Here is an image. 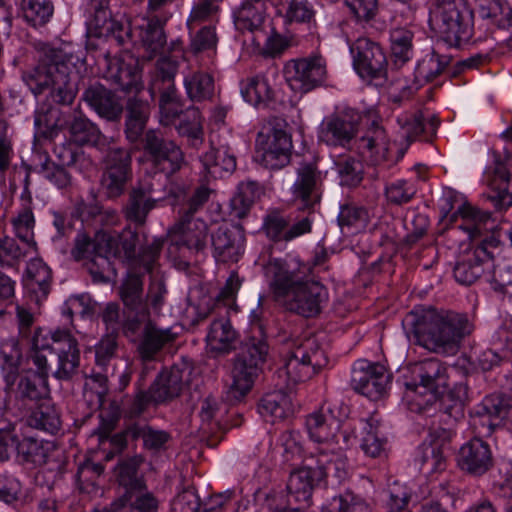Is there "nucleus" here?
Instances as JSON below:
<instances>
[{"instance_id": "f257e3e1", "label": "nucleus", "mask_w": 512, "mask_h": 512, "mask_svg": "<svg viewBox=\"0 0 512 512\" xmlns=\"http://www.w3.org/2000/svg\"><path fill=\"white\" fill-rule=\"evenodd\" d=\"M296 200H300L304 210L284 214L278 210L269 212L263 222L266 236L274 242H290L312 231L311 209L319 203L320 172L314 163H301L297 169V179L292 187Z\"/></svg>"}, {"instance_id": "f03ea898", "label": "nucleus", "mask_w": 512, "mask_h": 512, "mask_svg": "<svg viewBox=\"0 0 512 512\" xmlns=\"http://www.w3.org/2000/svg\"><path fill=\"white\" fill-rule=\"evenodd\" d=\"M404 323L411 326L419 345L438 354H455L462 339L472 332V325L465 315H442L433 308L409 312Z\"/></svg>"}, {"instance_id": "7ed1b4c3", "label": "nucleus", "mask_w": 512, "mask_h": 512, "mask_svg": "<svg viewBox=\"0 0 512 512\" xmlns=\"http://www.w3.org/2000/svg\"><path fill=\"white\" fill-rule=\"evenodd\" d=\"M38 63L23 73L22 79L34 95L50 91L53 101L61 105H70L74 101L78 87L71 78V68L61 49L47 43H35Z\"/></svg>"}, {"instance_id": "20e7f679", "label": "nucleus", "mask_w": 512, "mask_h": 512, "mask_svg": "<svg viewBox=\"0 0 512 512\" xmlns=\"http://www.w3.org/2000/svg\"><path fill=\"white\" fill-rule=\"evenodd\" d=\"M103 77L123 91L134 93L126 101L124 133L130 143L144 138L150 116V104L140 97L143 90L140 71L131 57L128 61L118 57H105L102 63Z\"/></svg>"}, {"instance_id": "39448f33", "label": "nucleus", "mask_w": 512, "mask_h": 512, "mask_svg": "<svg viewBox=\"0 0 512 512\" xmlns=\"http://www.w3.org/2000/svg\"><path fill=\"white\" fill-rule=\"evenodd\" d=\"M349 476V464L346 455L319 451L317 458L309 456L305 464L291 471L287 491L296 503L309 505L315 487L325 482L338 485Z\"/></svg>"}, {"instance_id": "423d86ee", "label": "nucleus", "mask_w": 512, "mask_h": 512, "mask_svg": "<svg viewBox=\"0 0 512 512\" xmlns=\"http://www.w3.org/2000/svg\"><path fill=\"white\" fill-rule=\"evenodd\" d=\"M268 354L269 345L263 329L258 326L257 334L248 336L242 342L240 352L234 359L232 384L226 393L228 401H240L252 389L262 372Z\"/></svg>"}, {"instance_id": "0eeeda50", "label": "nucleus", "mask_w": 512, "mask_h": 512, "mask_svg": "<svg viewBox=\"0 0 512 512\" xmlns=\"http://www.w3.org/2000/svg\"><path fill=\"white\" fill-rule=\"evenodd\" d=\"M429 26L443 41L457 47L472 36L473 13L466 0H436L430 10Z\"/></svg>"}, {"instance_id": "6e6552de", "label": "nucleus", "mask_w": 512, "mask_h": 512, "mask_svg": "<svg viewBox=\"0 0 512 512\" xmlns=\"http://www.w3.org/2000/svg\"><path fill=\"white\" fill-rule=\"evenodd\" d=\"M411 381L406 382L408 389L417 394L413 400L412 410L424 413L434 405L439 397L448 393L449 377L446 366L437 359L430 358L414 363L411 368Z\"/></svg>"}, {"instance_id": "1a4fd4ad", "label": "nucleus", "mask_w": 512, "mask_h": 512, "mask_svg": "<svg viewBox=\"0 0 512 512\" xmlns=\"http://www.w3.org/2000/svg\"><path fill=\"white\" fill-rule=\"evenodd\" d=\"M327 364L324 351L315 339H305L294 347L285 364L276 372V386L291 390L298 383L310 379Z\"/></svg>"}, {"instance_id": "9d476101", "label": "nucleus", "mask_w": 512, "mask_h": 512, "mask_svg": "<svg viewBox=\"0 0 512 512\" xmlns=\"http://www.w3.org/2000/svg\"><path fill=\"white\" fill-rule=\"evenodd\" d=\"M122 333L136 345V352L143 363L156 360L163 348L175 339L171 329L159 327L150 313L124 317Z\"/></svg>"}, {"instance_id": "9b49d317", "label": "nucleus", "mask_w": 512, "mask_h": 512, "mask_svg": "<svg viewBox=\"0 0 512 512\" xmlns=\"http://www.w3.org/2000/svg\"><path fill=\"white\" fill-rule=\"evenodd\" d=\"M282 118L268 121L256 138V152L260 163L270 170H280L291 160L292 140Z\"/></svg>"}, {"instance_id": "f8f14e48", "label": "nucleus", "mask_w": 512, "mask_h": 512, "mask_svg": "<svg viewBox=\"0 0 512 512\" xmlns=\"http://www.w3.org/2000/svg\"><path fill=\"white\" fill-rule=\"evenodd\" d=\"M100 186L108 199H117L124 194L132 180V154L129 149L107 146L100 149Z\"/></svg>"}, {"instance_id": "ddd939ff", "label": "nucleus", "mask_w": 512, "mask_h": 512, "mask_svg": "<svg viewBox=\"0 0 512 512\" xmlns=\"http://www.w3.org/2000/svg\"><path fill=\"white\" fill-rule=\"evenodd\" d=\"M34 345L49 347L50 354H57V369L54 376L59 380H69L76 374L80 362V350L76 338L68 331L57 329L50 334H43L38 328L34 332Z\"/></svg>"}, {"instance_id": "4468645a", "label": "nucleus", "mask_w": 512, "mask_h": 512, "mask_svg": "<svg viewBox=\"0 0 512 512\" xmlns=\"http://www.w3.org/2000/svg\"><path fill=\"white\" fill-rule=\"evenodd\" d=\"M263 271L273 297L278 301L309 277L311 268L297 258H270Z\"/></svg>"}, {"instance_id": "2eb2a0df", "label": "nucleus", "mask_w": 512, "mask_h": 512, "mask_svg": "<svg viewBox=\"0 0 512 512\" xmlns=\"http://www.w3.org/2000/svg\"><path fill=\"white\" fill-rule=\"evenodd\" d=\"M143 149L153 168L166 177L177 173L185 165L184 153L173 140L164 137L157 129L145 131Z\"/></svg>"}, {"instance_id": "dca6fc26", "label": "nucleus", "mask_w": 512, "mask_h": 512, "mask_svg": "<svg viewBox=\"0 0 512 512\" xmlns=\"http://www.w3.org/2000/svg\"><path fill=\"white\" fill-rule=\"evenodd\" d=\"M328 300L326 288L308 277L277 302L287 311L310 318L317 316Z\"/></svg>"}, {"instance_id": "f3484780", "label": "nucleus", "mask_w": 512, "mask_h": 512, "mask_svg": "<svg viewBox=\"0 0 512 512\" xmlns=\"http://www.w3.org/2000/svg\"><path fill=\"white\" fill-rule=\"evenodd\" d=\"M306 428L310 439L318 446L310 456L317 458L319 451L332 454L345 455L342 449L338 446V436L341 428V423L336 418L331 410L324 409L323 407L312 414L306 419Z\"/></svg>"}, {"instance_id": "a211bd4d", "label": "nucleus", "mask_w": 512, "mask_h": 512, "mask_svg": "<svg viewBox=\"0 0 512 512\" xmlns=\"http://www.w3.org/2000/svg\"><path fill=\"white\" fill-rule=\"evenodd\" d=\"M287 81L294 91L309 92L327 78V63L321 55L292 60L286 66Z\"/></svg>"}, {"instance_id": "6ab92c4d", "label": "nucleus", "mask_w": 512, "mask_h": 512, "mask_svg": "<svg viewBox=\"0 0 512 512\" xmlns=\"http://www.w3.org/2000/svg\"><path fill=\"white\" fill-rule=\"evenodd\" d=\"M350 385L352 389L371 401L384 397V365L366 359L357 360L351 370Z\"/></svg>"}, {"instance_id": "aec40b11", "label": "nucleus", "mask_w": 512, "mask_h": 512, "mask_svg": "<svg viewBox=\"0 0 512 512\" xmlns=\"http://www.w3.org/2000/svg\"><path fill=\"white\" fill-rule=\"evenodd\" d=\"M213 227L201 218H179L168 230L170 245L177 248H187L195 252H203L207 247L208 237H211Z\"/></svg>"}, {"instance_id": "412c9836", "label": "nucleus", "mask_w": 512, "mask_h": 512, "mask_svg": "<svg viewBox=\"0 0 512 512\" xmlns=\"http://www.w3.org/2000/svg\"><path fill=\"white\" fill-rule=\"evenodd\" d=\"M110 0H89V9L92 13L90 29L97 37H104L122 46L131 37V29L128 24H123L111 16L109 10Z\"/></svg>"}, {"instance_id": "4be33fe9", "label": "nucleus", "mask_w": 512, "mask_h": 512, "mask_svg": "<svg viewBox=\"0 0 512 512\" xmlns=\"http://www.w3.org/2000/svg\"><path fill=\"white\" fill-rule=\"evenodd\" d=\"M244 240L240 225L223 223L211 230L210 242L217 261L237 262L244 252Z\"/></svg>"}, {"instance_id": "5701e85b", "label": "nucleus", "mask_w": 512, "mask_h": 512, "mask_svg": "<svg viewBox=\"0 0 512 512\" xmlns=\"http://www.w3.org/2000/svg\"><path fill=\"white\" fill-rule=\"evenodd\" d=\"M361 116L354 110L327 117L321 126L320 139L328 145L347 146L356 136Z\"/></svg>"}, {"instance_id": "b1692460", "label": "nucleus", "mask_w": 512, "mask_h": 512, "mask_svg": "<svg viewBox=\"0 0 512 512\" xmlns=\"http://www.w3.org/2000/svg\"><path fill=\"white\" fill-rule=\"evenodd\" d=\"M205 170L213 177H223L235 171L236 156L231 150L227 137L220 134L210 136V150L201 156Z\"/></svg>"}, {"instance_id": "393cba45", "label": "nucleus", "mask_w": 512, "mask_h": 512, "mask_svg": "<svg viewBox=\"0 0 512 512\" xmlns=\"http://www.w3.org/2000/svg\"><path fill=\"white\" fill-rule=\"evenodd\" d=\"M228 412V404L214 396H208L202 401L200 417L203 421V431L210 434L207 439L209 446H216L222 439L223 433L228 429Z\"/></svg>"}, {"instance_id": "a878e982", "label": "nucleus", "mask_w": 512, "mask_h": 512, "mask_svg": "<svg viewBox=\"0 0 512 512\" xmlns=\"http://www.w3.org/2000/svg\"><path fill=\"white\" fill-rule=\"evenodd\" d=\"M161 499L146 488L123 493L110 504L95 507L91 512H160Z\"/></svg>"}, {"instance_id": "bb28decb", "label": "nucleus", "mask_w": 512, "mask_h": 512, "mask_svg": "<svg viewBox=\"0 0 512 512\" xmlns=\"http://www.w3.org/2000/svg\"><path fill=\"white\" fill-rule=\"evenodd\" d=\"M64 126L70 140L78 146H92L100 150L107 144V139L99 127L79 107L69 114Z\"/></svg>"}, {"instance_id": "cd10ccee", "label": "nucleus", "mask_w": 512, "mask_h": 512, "mask_svg": "<svg viewBox=\"0 0 512 512\" xmlns=\"http://www.w3.org/2000/svg\"><path fill=\"white\" fill-rule=\"evenodd\" d=\"M354 54V66L362 78H370L371 81L384 75V52L382 47L368 39H362L351 48Z\"/></svg>"}, {"instance_id": "c85d7f7f", "label": "nucleus", "mask_w": 512, "mask_h": 512, "mask_svg": "<svg viewBox=\"0 0 512 512\" xmlns=\"http://www.w3.org/2000/svg\"><path fill=\"white\" fill-rule=\"evenodd\" d=\"M81 99L108 121H118L122 116L123 104L120 98L98 82L90 84L84 90Z\"/></svg>"}, {"instance_id": "c756f323", "label": "nucleus", "mask_w": 512, "mask_h": 512, "mask_svg": "<svg viewBox=\"0 0 512 512\" xmlns=\"http://www.w3.org/2000/svg\"><path fill=\"white\" fill-rule=\"evenodd\" d=\"M460 469L473 476H481L493 466V457L489 445L478 437L464 444L458 453Z\"/></svg>"}, {"instance_id": "7c9ffc66", "label": "nucleus", "mask_w": 512, "mask_h": 512, "mask_svg": "<svg viewBox=\"0 0 512 512\" xmlns=\"http://www.w3.org/2000/svg\"><path fill=\"white\" fill-rule=\"evenodd\" d=\"M158 199L153 196L150 184L138 183L128 193V198L122 208L124 218L136 227L146 224L149 213L156 207Z\"/></svg>"}, {"instance_id": "2f4dec72", "label": "nucleus", "mask_w": 512, "mask_h": 512, "mask_svg": "<svg viewBox=\"0 0 512 512\" xmlns=\"http://www.w3.org/2000/svg\"><path fill=\"white\" fill-rule=\"evenodd\" d=\"M510 399L502 394H492L484 398L481 409L477 412L476 424L480 432L488 437L496 428L502 425L503 420L511 410Z\"/></svg>"}, {"instance_id": "473e14b6", "label": "nucleus", "mask_w": 512, "mask_h": 512, "mask_svg": "<svg viewBox=\"0 0 512 512\" xmlns=\"http://www.w3.org/2000/svg\"><path fill=\"white\" fill-rule=\"evenodd\" d=\"M189 374L190 370L186 366L173 365L163 370L150 387L153 402L160 403L179 396Z\"/></svg>"}, {"instance_id": "72a5a7b5", "label": "nucleus", "mask_w": 512, "mask_h": 512, "mask_svg": "<svg viewBox=\"0 0 512 512\" xmlns=\"http://www.w3.org/2000/svg\"><path fill=\"white\" fill-rule=\"evenodd\" d=\"M91 200L80 197L74 205V214L82 222H89L95 227H112L119 223L120 216L114 208L104 207L97 200L94 191L90 192Z\"/></svg>"}, {"instance_id": "f704fd0d", "label": "nucleus", "mask_w": 512, "mask_h": 512, "mask_svg": "<svg viewBox=\"0 0 512 512\" xmlns=\"http://www.w3.org/2000/svg\"><path fill=\"white\" fill-rule=\"evenodd\" d=\"M119 296L125 307V317L150 313L144 296L142 275L128 273L119 287Z\"/></svg>"}, {"instance_id": "c9c22d12", "label": "nucleus", "mask_w": 512, "mask_h": 512, "mask_svg": "<svg viewBox=\"0 0 512 512\" xmlns=\"http://www.w3.org/2000/svg\"><path fill=\"white\" fill-rule=\"evenodd\" d=\"M14 393L16 405L19 409L30 407L36 404L48 393L46 379L37 374L27 372L17 383L16 388L6 391Z\"/></svg>"}, {"instance_id": "e433bc0d", "label": "nucleus", "mask_w": 512, "mask_h": 512, "mask_svg": "<svg viewBox=\"0 0 512 512\" xmlns=\"http://www.w3.org/2000/svg\"><path fill=\"white\" fill-rule=\"evenodd\" d=\"M206 341L211 351L226 354L236 348L238 333L230 320L223 316L211 322Z\"/></svg>"}, {"instance_id": "4c0bfd02", "label": "nucleus", "mask_w": 512, "mask_h": 512, "mask_svg": "<svg viewBox=\"0 0 512 512\" xmlns=\"http://www.w3.org/2000/svg\"><path fill=\"white\" fill-rule=\"evenodd\" d=\"M266 5L263 0H246L233 14L234 24L241 32H259L265 20Z\"/></svg>"}, {"instance_id": "58836bf2", "label": "nucleus", "mask_w": 512, "mask_h": 512, "mask_svg": "<svg viewBox=\"0 0 512 512\" xmlns=\"http://www.w3.org/2000/svg\"><path fill=\"white\" fill-rule=\"evenodd\" d=\"M22 351L15 338L0 343V370L5 382V391L12 389L19 375Z\"/></svg>"}, {"instance_id": "ea45409f", "label": "nucleus", "mask_w": 512, "mask_h": 512, "mask_svg": "<svg viewBox=\"0 0 512 512\" xmlns=\"http://www.w3.org/2000/svg\"><path fill=\"white\" fill-rule=\"evenodd\" d=\"M50 443H44L33 436H25L19 439L17 436L16 452L26 462L38 466L50 464L51 458L58 457L57 451H52Z\"/></svg>"}, {"instance_id": "a19ab883", "label": "nucleus", "mask_w": 512, "mask_h": 512, "mask_svg": "<svg viewBox=\"0 0 512 512\" xmlns=\"http://www.w3.org/2000/svg\"><path fill=\"white\" fill-rule=\"evenodd\" d=\"M169 19L168 15L149 16L145 25L141 30V42L146 51L152 58L158 54H162L167 44L166 35L164 33V24Z\"/></svg>"}, {"instance_id": "79ce46f5", "label": "nucleus", "mask_w": 512, "mask_h": 512, "mask_svg": "<svg viewBox=\"0 0 512 512\" xmlns=\"http://www.w3.org/2000/svg\"><path fill=\"white\" fill-rule=\"evenodd\" d=\"M285 390L278 387V390L265 394L260 400L258 410L265 421L273 423L291 412V400Z\"/></svg>"}, {"instance_id": "37998d69", "label": "nucleus", "mask_w": 512, "mask_h": 512, "mask_svg": "<svg viewBox=\"0 0 512 512\" xmlns=\"http://www.w3.org/2000/svg\"><path fill=\"white\" fill-rule=\"evenodd\" d=\"M143 462L144 458L141 455H135L122 460L118 464L117 481L124 489L123 493L146 488V481L138 471Z\"/></svg>"}, {"instance_id": "c03bdc74", "label": "nucleus", "mask_w": 512, "mask_h": 512, "mask_svg": "<svg viewBox=\"0 0 512 512\" xmlns=\"http://www.w3.org/2000/svg\"><path fill=\"white\" fill-rule=\"evenodd\" d=\"M390 60L392 69H400L408 60V53L412 49L413 33L398 27L390 31Z\"/></svg>"}, {"instance_id": "a18cd8bd", "label": "nucleus", "mask_w": 512, "mask_h": 512, "mask_svg": "<svg viewBox=\"0 0 512 512\" xmlns=\"http://www.w3.org/2000/svg\"><path fill=\"white\" fill-rule=\"evenodd\" d=\"M175 128L178 134L186 137L191 147L198 148L203 143L202 117L198 109H187L181 116Z\"/></svg>"}, {"instance_id": "49530a36", "label": "nucleus", "mask_w": 512, "mask_h": 512, "mask_svg": "<svg viewBox=\"0 0 512 512\" xmlns=\"http://www.w3.org/2000/svg\"><path fill=\"white\" fill-rule=\"evenodd\" d=\"M54 6L51 0H21L20 14L32 27L46 25L53 16Z\"/></svg>"}, {"instance_id": "de8ad7c7", "label": "nucleus", "mask_w": 512, "mask_h": 512, "mask_svg": "<svg viewBox=\"0 0 512 512\" xmlns=\"http://www.w3.org/2000/svg\"><path fill=\"white\" fill-rule=\"evenodd\" d=\"M27 276L29 278V287L36 293L39 298H46L50 292L51 284V270L43 262L42 259L35 258L31 259L27 265Z\"/></svg>"}, {"instance_id": "09e8293b", "label": "nucleus", "mask_w": 512, "mask_h": 512, "mask_svg": "<svg viewBox=\"0 0 512 512\" xmlns=\"http://www.w3.org/2000/svg\"><path fill=\"white\" fill-rule=\"evenodd\" d=\"M188 98L194 102L209 100L214 94V79L204 72H194L184 79Z\"/></svg>"}, {"instance_id": "8fccbe9b", "label": "nucleus", "mask_w": 512, "mask_h": 512, "mask_svg": "<svg viewBox=\"0 0 512 512\" xmlns=\"http://www.w3.org/2000/svg\"><path fill=\"white\" fill-rule=\"evenodd\" d=\"M127 434L131 440H143L146 449L158 451L169 440V434L162 430H156L145 423H134L127 427Z\"/></svg>"}, {"instance_id": "3c124183", "label": "nucleus", "mask_w": 512, "mask_h": 512, "mask_svg": "<svg viewBox=\"0 0 512 512\" xmlns=\"http://www.w3.org/2000/svg\"><path fill=\"white\" fill-rule=\"evenodd\" d=\"M26 424L31 428L53 434L60 428V418L53 406L43 403L31 411L26 418Z\"/></svg>"}, {"instance_id": "603ef678", "label": "nucleus", "mask_w": 512, "mask_h": 512, "mask_svg": "<svg viewBox=\"0 0 512 512\" xmlns=\"http://www.w3.org/2000/svg\"><path fill=\"white\" fill-rule=\"evenodd\" d=\"M450 62V56L441 55L433 50L419 61L416 68L417 77L426 82H431L448 67Z\"/></svg>"}, {"instance_id": "864d4df0", "label": "nucleus", "mask_w": 512, "mask_h": 512, "mask_svg": "<svg viewBox=\"0 0 512 512\" xmlns=\"http://www.w3.org/2000/svg\"><path fill=\"white\" fill-rule=\"evenodd\" d=\"M404 226L408 231L405 236L401 237L397 227L393 226L389 234H386V239L390 238L393 242L403 241L408 245H412L427 233L429 222L427 217L417 214L411 223H405Z\"/></svg>"}, {"instance_id": "5fc2aeb1", "label": "nucleus", "mask_w": 512, "mask_h": 512, "mask_svg": "<svg viewBox=\"0 0 512 512\" xmlns=\"http://www.w3.org/2000/svg\"><path fill=\"white\" fill-rule=\"evenodd\" d=\"M242 95L247 102L258 106L271 101L274 97V91L266 78L256 76L252 78L248 85L242 90Z\"/></svg>"}, {"instance_id": "6e6d98bb", "label": "nucleus", "mask_w": 512, "mask_h": 512, "mask_svg": "<svg viewBox=\"0 0 512 512\" xmlns=\"http://www.w3.org/2000/svg\"><path fill=\"white\" fill-rule=\"evenodd\" d=\"M85 266L95 283H108L116 277L114 264L107 256L95 253Z\"/></svg>"}, {"instance_id": "4d7b16f0", "label": "nucleus", "mask_w": 512, "mask_h": 512, "mask_svg": "<svg viewBox=\"0 0 512 512\" xmlns=\"http://www.w3.org/2000/svg\"><path fill=\"white\" fill-rule=\"evenodd\" d=\"M490 185L498 191V200L496 205L500 209L512 205V184L510 182V174L502 163H497Z\"/></svg>"}, {"instance_id": "13d9d810", "label": "nucleus", "mask_w": 512, "mask_h": 512, "mask_svg": "<svg viewBox=\"0 0 512 512\" xmlns=\"http://www.w3.org/2000/svg\"><path fill=\"white\" fill-rule=\"evenodd\" d=\"M484 268L470 253L458 261L454 267L455 279L463 285H472L483 274Z\"/></svg>"}, {"instance_id": "bf43d9fd", "label": "nucleus", "mask_w": 512, "mask_h": 512, "mask_svg": "<svg viewBox=\"0 0 512 512\" xmlns=\"http://www.w3.org/2000/svg\"><path fill=\"white\" fill-rule=\"evenodd\" d=\"M365 436L362 439L361 448L370 457H377L383 449L381 420L371 416L365 428Z\"/></svg>"}, {"instance_id": "052dcab7", "label": "nucleus", "mask_w": 512, "mask_h": 512, "mask_svg": "<svg viewBox=\"0 0 512 512\" xmlns=\"http://www.w3.org/2000/svg\"><path fill=\"white\" fill-rule=\"evenodd\" d=\"M34 216L30 208H23L12 220V224L17 237L27 246L28 249H34Z\"/></svg>"}, {"instance_id": "680f3d73", "label": "nucleus", "mask_w": 512, "mask_h": 512, "mask_svg": "<svg viewBox=\"0 0 512 512\" xmlns=\"http://www.w3.org/2000/svg\"><path fill=\"white\" fill-rule=\"evenodd\" d=\"M15 239L4 237L0 239V266L12 267L28 254Z\"/></svg>"}, {"instance_id": "e2e57ef3", "label": "nucleus", "mask_w": 512, "mask_h": 512, "mask_svg": "<svg viewBox=\"0 0 512 512\" xmlns=\"http://www.w3.org/2000/svg\"><path fill=\"white\" fill-rule=\"evenodd\" d=\"M210 193L211 191L207 187H198L179 209V218L197 219L198 217H195V214L209 200Z\"/></svg>"}, {"instance_id": "0e129e2a", "label": "nucleus", "mask_w": 512, "mask_h": 512, "mask_svg": "<svg viewBox=\"0 0 512 512\" xmlns=\"http://www.w3.org/2000/svg\"><path fill=\"white\" fill-rule=\"evenodd\" d=\"M330 508L336 512H370L368 505L349 491L334 497L330 502Z\"/></svg>"}, {"instance_id": "69168bd1", "label": "nucleus", "mask_w": 512, "mask_h": 512, "mask_svg": "<svg viewBox=\"0 0 512 512\" xmlns=\"http://www.w3.org/2000/svg\"><path fill=\"white\" fill-rule=\"evenodd\" d=\"M337 166L342 185L356 186L361 182L363 165L360 161L349 158L340 161Z\"/></svg>"}, {"instance_id": "338daca9", "label": "nucleus", "mask_w": 512, "mask_h": 512, "mask_svg": "<svg viewBox=\"0 0 512 512\" xmlns=\"http://www.w3.org/2000/svg\"><path fill=\"white\" fill-rule=\"evenodd\" d=\"M118 335L106 333L96 345L95 357L97 365L105 367L115 357L118 349Z\"/></svg>"}, {"instance_id": "774afa93", "label": "nucleus", "mask_w": 512, "mask_h": 512, "mask_svg": "<svg viewBox=\"0 0 512 512\" xmlns=\"http://www.w3.org/2000/svg\"><path fill=\"white\" fill-rule=\"evenodd\" d=\"M200 508V499L192 487L184 489L172 501V512H197Z\"/></svg>"}]
</instances>
